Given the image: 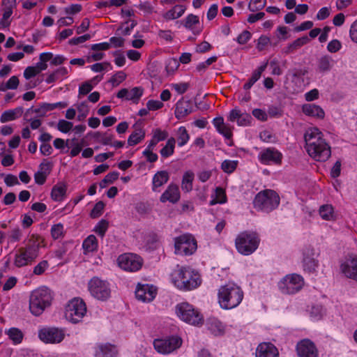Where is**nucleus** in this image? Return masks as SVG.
Here are the masks:
<instances>
[{"mask_svg":"<svg viewBox=\"0 0 357 357\" xmlns=\"http://www.w3.org/2000/svg\"><path fill=\"white\" fill-rule=\"evenodd\" d=\"M279 204V195L272 190H265L259 192L253 201L255 208L266 213H269L275 209Z\"/></svg>","mask_w":357,"mask_h":357,"instance_id":"39448f33","label":"nucleus"},{"mask_svg":"<svg viewBox=\"0 0 357 357\" xmlns=\"http://www.w3.org/2000/svg\"><path fill=\"white\" fill-rule=\"evenodd\" d=\"M314 252L311 248H306L303 252L304 270L310 273L315 271L318 266V261L314 257Z\"/></svg>","mask_w":357,"mask_h":357,"instance_id":"393cba45","label":"nucleus"},{"mask_svg":"<svg viewBox=\"0 0 357 357\" xmlns=\"http://www.w3.org/2000/svg\"><path fill=\"white\" fill-rule=\"evenodd\" d=\"M349 35L351 40L357 43V20L352 23L349 30Z\"/></svg>","mask_w":357,"mask_h":357,"instance_id":"774afa93","label":"nucleus"},{"mask_svg":"<svg viewBox=\"0 0 357 357\" xmlns=\"http://www.w3.org/2000/svg\"><path fill=\"white\" fill-rule=\"evenodd\" d=\"M88 290L96 299L106 301L111 297L110 284L98 277H93L88 282Z\"/></svg>","mask_w":357,"mask_h":357,"instance_id":"6e6552de","label":"nucleus"},{"mask_svg":"<svg viewBox=\"0 0 357 357\" xmlns=\"http://www.w3.org/2000/svg\"><path fill=\"white\" fill-rule=\"evenodd\" d=\"M252 121V118L250 114L248 113H241L239 119L237 122L238 126H246L251 123Z\"/></svg>","mask_w":357,"mask_h":357,"instance_id":"4d7b16f0","label":"nucleus"},{"mask_svg":"<svg viewBox=\"0 0 357 357\" xmlns=\"http://www.w3.org/2000/svg\"><path fill=\"white\" fill-rule=\"evenodd\" d=\"M66 185H55L53 187L52 192H51V197L56 202L61 201L66 195Z\"/></svg>","mask_w":357,"mask_h":357,"instance_id":"e433bc0d","label":"nucleus"},{"mask_svg":"<svg viewBox=\"0 0 357 357\" xmlns=\"http://www.w3.org/2000/svg\"><path fill=\"white\" fill-rule=\"evenodd\" d=\"M156 295V289L153 285L138 284L135 290V296L137 300L143 302L152 301Z\"/></svg>","mask_w":357,"mask_h":357,"instance_id":"a211bd4d","label":"nucleus"},{"mask_svg":"<svg viewBox=\"0 0 357 357\" xmlns=\"http://www.w3.org/2000/svg\"><path fill=\"white\" fill-rule=\"evenodd\" d=\"M317 128L308 129L305 135V149L309 155L319 162L326 161L331 155V147Z\"/></svg>","mask_w":357,"mask_h":357,"instance_id":"f257e3e1","label":"nucleus"},{"mask_svg":"<svg viewBox=\"0 0 357 357\" xmlns=\"http://www.w3.org/2000/svg\"><path fill=\"white\" fill-rule=\"evenodd\" d=\"M193 112L192 103L190 100H185L183 98L179 100L176 104L175 116L181 120Z\"/></svg>","mask_w":357,"mask_h":357,"instance_id":"412c9836","label":"nucleus"},{"mask_svg":"<svg viewBox=\"0 0 357 357\" xmlns=\"http://www.w3.org/2000/svg\"><path fill=\"white\" fill-rule=\"evenodd\" d=\"M251 38V33L250 31L245 30L238 37L237 42L241 45L245 44Z\"/></svg>","mask_w":357,"mask_h":357,"instance_id":"69168bd1","label":"nucleus"},{"mask_svg":"<svg viewBox=\"0 0 357 357\" xmlns=\"http://www.w3.org/2000/svg\"><path fill=\"white\" fill-rule=\"evenodd\" d=\"M242 289L233 283L220 287L218 293V303L224 310L233 309L242 302L243 298Z\"/></svg>","mask_w":357,"mask_h":357,"instance_id":"7ed1b4c3","label":"nucleus"},{"mask_svg":"<svg viewBox=\"0 0 357 357\" xmlns=\"http://www.w3.org/2000/svg\"><path fill=\"white\" fill-rule=\"evenodd\" d=\"M163 103L159 100H150L146 103L149 110L154 111L159 109L163 107Z\"/></svg>","mask_w":357,"mask_h":357,"instance_id":"0e129e2a","label":"nucleus"},{"mask_svg":"<svg viewBox=\"0 0 357 357\" xmlns=\"http://www.w3.org/2000/svg\"><path fill=\"white\" fill-rule=\"evenodd\" d=\"M169 176L166 171H159L153 177L152 190L154 192H159L158 188L167 183Z\"/></svg>","mask_w":357,"mask_h":357,"instance_id":"bb28decb","label":"nucleus"},{"mask_svg":"<svg viewBox=\"0 0 357 357\" xmlns=\"http://www.w3.org/2000/svg\"><path fill=\"white\" fill-rule=\"evenodd\" d=\"M175 253L191 255L197 248V241L190 234L181 235L174 239Z\"/></svg>","mask_w":357,"mask_h":357,"instance_id":"1a4fd4ad","label":"nucleus"},{"mask_svg":"<svg viewBox=\"0 0 357 357\" xmlns=\"http://www.w3.org/2000/svg\"><path fill=\"white\" fill-rule=\"evenodd\" d=\"M180 199V191L176 184L171 183L165 192L161 195L160 201L162 203L169 202L172 204L177 203Z\"/></svg>","mask_w":357,"mask_h":357,"instance_id":"aec40b11","label":"nucleus"},{"mask_svg":"<svg viewBox=\"0 0 357 357\" xmlns=\"http://www.w3.org/2000/svg\"><path fill=\"white\" fill-rule=\"evenodd\" d=\"M68 311H70V321L77 324L86 312V304L82 299L75 298L68 302Z\"/></svg>","mask_w":357,"mask_h":357,"instance_id":"4468645a","label":"nucleus"},{"mask_svg":"<svg viewBox=\"0 0 357 357\" xmlns=\"http://www.w3.org/2000/svg\"><path fill=\"white\" fill-rule=\"evenodd\" d=\"M77 110L78 112L77 120L79 121H84L89 112L88 105L84 102L77 105Z\"/></svg>","mask_w":357,"mask_h":357,"instance_id":"49530a36","label":"nucleus"},{"mask_svg":"<svg viewBox=\"0 0 357 357\" xmlns=\"http://www.w3.org/2000/svg\"><path fill=\"white\" fill-rule=\"evenodd\" d=\"M20 81L17 76H12L6 83V88L8 89H16L18 87Z\"/></svg>","mask_w":357,"mask_h":357,"instance_id":"338daca9","label":"nucleus"},{"mask_svg":"<svg viewBox=\"0 0 357 357\" xmlns=\"http://www.w3.org/2000/svg\"><path fill=\"white\" fill-rule=\"evenodd\" d=\"M109 222L105 219H102L95 227L93 231L100 237L103 238L106 231L108 229Z\"/></svg>","mask_w":357,"mask_h":357,"instance_id":"c03bdc74","label":"nucleus"},{"mask_svg":"<svg viewBox=\"0 0 357 357\" xmlns=\"http://www.w3.org/2000/svg\"><path fill=\"white\" fill-rule=\"evenodd\" d=\"M63 225L61 223L54 225L51 228V235L54 239H59L64 236Z\"/></svg>","mask_w":357,"mask_h":357,"instance_id":"de8ad7c7","label":"nucleus"},{"mask_svg":"<svg viewBox=\"0 0 357 357\" xmlns=\"http://www.w3.org/2000/svg\"><path fill=\"white\" fill-rule=\"evenodd\" d=\"M172 280L175 287L183 291H190L197 288L202 283L199 274L189 267L181 266L172 274Z\"/></svg>","mask_w":357,"mask_h":357,"instance_id":"f03ea898","label":"nucleus"},{"mask_svg":"<svg viewBox=\"0 0 357 357\" xmlns=\"http://www.w3.org/2000/svg\"><path fill=\"white\" fill-rule=\"evenodd\" d=\"M189 139L190 136L188 133L186 128L183 126L180 127L178 130V145L179 146H184L185 144H187Z\"/></svg>","mask_w":357,"mask_h":357,"instance_id":"37998d69","label":"nucleus"},{"mask_svg":"<svg viewBox=\"0 0 357 357\" xmlns=\"http://www.w3.org/2000/svg\"><path fill=\"white\" fill-rule=\"evenodd\" d=\"M282 154L275 148H267L259 154V160L264 165H280Z\"/></svg>","mask_w":357,"mask_h":357,"instance_id":"2eb2a0df","label":"nucleus"},{"mask_svg":"<svg viewBox=\"0 0 357 357\" xmlns=\"http://www.w3.org/2000/svg\"><path fill=\"white\" fill-rule=\"evenodd\" d=\"M117 350L109 343L99 344L96 347L95 357H116Z\"/></svg>","mask_w":357,"mask_h":357,"instance_id":"b1692460","label":"nucleus"},{"mask_svg":"<svg viewBox=\"0 0 357 357\" xmlns=\"http://www.w3.org/2000/svg\"><path fill=\"white\" fill-rule=\"evenodd\" d=\"M144 89L142 87H134L130 91L124 88L121 89L116 94V97L119 98H125L128 100H132L135 103H137L139 98L142 96Z\"/></svg>","mask_w":357,"mask_h":357,"instance_id":"5701e85b","label":"nucleus"},{"mask_svg":"<svg viewBox=\"0 0 357 357\" xmlns=\"http://www.w3.org/2000/svg\"><path fill=\"white\" fill-rule=\"evenodd\" d=\"M259 241L260 239L256 233L243 231L237 236L235 245L239 253L249 255L257 249Z\"/></svg>","mask_w":357,"mask_h":357,"instance_id":"423d86ee","label":"nucleus"},{"mask_svg":"<svg viewBox=\"0 0 357 357\" xmlns=\"http://www.w3.org/2000/svg\"><path fill=\"white\" fill-rule=\"evenodd\" d=\"M252 114L257 119L261 121H266L268 119L267 113L261 109H254Z\"/></svg>","mask_w":357,"mask_h":357,"instance_id":"052dcab7","label":"nucleus"},{"mask_svg":"<svg viewBox=\"0 0 357 357\" xmlns=\"http://www.w3.org/2000/svg\"><path fill=\"white\" fill-rule=\"evenodd\" d=\"M304 284L303 278L298 274L287 275L278 282V288L282 294H294L299 291Z\"/></svg>","mask_w":357,"mask_h":357,"instance_id":"9d476101","label":"nucleus"},{"mask_svg":"<svg viewBox=\"0 0 357 357\" xmlns=\"http://www.w3.org/2000/svg\"><path fill=\"white\" fill-rule=\"evenodd\" d=\"M68 133L72 130L75 132V134L77 135L78 137H79L81 134H82L84 132L86 128V125L84 124H80L74 127L73 123L70 121H68Z\"/></svg>","mask_w":357,"mask_h":357,"instance_id":"6e6d98bb","label":"nucleus"},{"mask_svg":"<svg viewBox=\"0 0 357 357\" xmlns=\"http://www.w3.org/2000/svg\"><path fill=\"white\" fill-rule=\"evenodd\" d=\"M65 336L64 330L56 327H43L38 331L39 339L45 344L60 343Z\"/></svg>","mask_w":357,"mask_h":357,"instance_id":"f8f14e48","label":"nucleus"},{"mask_svg":"<svg viewBox=\"0 0 357 357\" xmlns=\"http://www.w3.org/2000/svg\"><path fill=\"white\" fill-rule=\"evenodd\" d=\"M126 78V74L123 71H119L111 77L109 82H111L113 86H117L124 81Z\"/></svg>","mask_w":357,"mask_h":357,"instance_id":"864d4df0","label":"nucleus"},{"mask_svg":"<svg viewBox=\"0 0 357 357\" xmlns=\"http://www.w3.org/2000/svg\"><path fill=\"white\" fill-rule=\"evenodd\" d=\"M266 3V0H264V2H262V0H251L248 6V9L251 12L260 10L265 7Z\"/></svg>","mask_w":357,"mask_h":357,"instance_id":"603ef678","label":"nucleus"},{"mask_svg":"<svg viewBox=\"0 0 357 357\" xmlns=\"http://www.w3.org/2000/svg\"><path fill=\"white\" fill-rule=\"evenodd\" d=\"M176 312L181 319L190 324L199 326L204 323L203 316L188 303L178 304L176 307Z\"/></svg>","mask_w":357,"mask_h":357,"instance_id":"0eeeda50","label":"nucleus"},{"mask_svg":"<svg viewBox=\"0 0 357 357\" xmlns=\"http://www.w3.org/2000/svg\"><path fill=\"white\" fill-rule=\"evenodd\" d=\"M167 137H168V133L165 130L162 131L159 128H157L153 130V137L158 142L166 139L167 138Z\"/></svg>","mask_w":357,"mask_h":357,"instance_id":"e2e57ef3","label":"nucleus"},{"mask_svg":"<svg viewBox=\"0 0 357 357\" xmlns=\"http://www.w3.org/2000/svg\"><path fill=\"white\" fill-rule=\"evenodd\" d=\"M119 174L117 172H112L107 174L105 178L100 182L99 185L101 188H104L109 183H112L119 178Z\"/></svg>","mask_w":357,"mask_h":357,"instance_id":"a18cd8bd","label":"nucleus"},{"mask_svg":"<svg viewBox=\"0 0 357 357\" xmlns=\"http://www.w3.org/2000/svg\"><path fill=\"white\" fill-rule=\"evenodd\" d=\"M93 137L103 145H112V141L114 139V135L108 134L107 132L101 133L96 132L93 134Z\"/></svg>","mask_w":357,"mask_h":357,"instance_id":"4c0bfd02","label":"nucleus"},{"mask_svg":"<svg viewBox=\"0 0 357 357\" xmlns=\"http://www.w3.org/2000/svg\"><path fill=\"white\" fill-rule=\"evenodd\" d=\"M185 7L183 5H176L173 8L163 14L166 20H171L179 18L185 13Z\"/></svg>","mask_w":357,"mask_h":357,"instance_id":"c756f323","label":"nucleus"},{"mask_svg":"<svg viewBox=\"0 0 357 357\" xmlns=\"http://www.w3.org/2000/svg\"><path fill=\"white\" fill-rule=\"evenodd\" d=\"M91 36L89 33L84 34L79 37H75L68 40V45H77L89 40Z\"/></svg>","mask_w":357,"mask_h":357,"instance_id":"5fc2aeb1","label":"nucleus"},{"mask_svg":"<svg viewBox=\"0 0 357 357\" xmlns=\"http://www.w3.org/2000/svg\"><path fill=\"white\" fill-rule=\"evenodd\" d=\"M9 338L13 340L15 344H20L23 339L22 332L17 328H10L6 332Z\"/></svg>","mask_w":357,"mask_h":357,"instance_id":"58836bf2","label":"nucleus"},{"mask_svg":"<svg viewBox=\"0 0 357 357\" xmlns=\"http://www.w3.org/2000/svg\"><path fill=\"white\" fill-rule=\"evenodd\" d=\"M309 38L307 36H303L295 40L293 43L289 44L284 50V52L287 54L294 52L305 44L307 43Z\"/></svg>","mask_w":357,"mask_h":357,"instance_id":"473e14b6","label":"nucleus"},{"mask_svg":"<svg viewBox=\"0 0 357 357\" xmlns=\"http://www.w3.org/2000/svg\"><path fill=\"white\" fill-rule=\"evenodd\" d=\"M341 47V43L338 40L334 39L328 43L327 50L331 53H335L340 50Z\"/></svg>","mask_w":357,"mask_h":357,"instance_id":"13d9d810","label":"nucleus"},{"mask_svg":"<svg viewBox=\"0 0 357 357\" xmlns=\"http://www.w3.org/2000/svg\"><path fill=\"white\" fill-rule=\"evenodd\" d=\"M23 112L24 109L22 107H17L13 109L6 110L1 114L0 116V121L1 123H6L13 121L21 116Z\"/></svg>","mask_w":357,"mask_h":357,"instance_id":"cd10ccee","label":"nucleus"},{"mask_svg":"<svg viewBox=\"0 0 357 357\" xmlns=\"http://www.w3.org/2000/svg\"><path fill=\"white\" fill-rule=\"evenodd\" d=\"M40 244L39 237L32 235L29 239L26 247L21 248L20 250L22 251L23 255H26L30 260L34 261L38 256Z\"/></svg>","mask_w":357,"mask_h":357,"instance_id":"6ab92c4d","label":"nucleus"},{"mask_svg":"<svg viewBox=\"0 0 357 357\" xmlns=\"http://www.w3.org/2000/svg\"><path fill=\"white\" fill-rule=\"evenodd\" d=\"M206 326L211 333L215 336L222 335L225 332L222 324L216 319H209L207 321Z\"/></svg>","mask_w":357,"mask_h":357,"instance_id":"c85d7f7f","label":"nucleus"},{"mask_svg":"<svg viewBox=\"0 0 357 357\" xmlns=\"http://www.w3.org/2000/svg\"><path fill=\"white\" fill-rule=\"evenodd\" d=\"M340 268L347 278L357 282V255H349L342 263Z\"/></svg>","mask_w":357,"mask_h":357,"instance_id":"f3484780","label":"nucleus"},{"mask_svg":"<svg viewBox=\"0 0 357 357\" xmlns=\"http://www.w3.org/2000/svg\"><path fill=\"white\" fill-rule=\"evenodd\" d=\"M52 297L50 291L47 287H41L32 291L29 299V310L31 312L38 316L51 304Z\"/></svg>","mask_w":357,"mask_h":357,"instance_id":"20e7f679","label":"nucleus"},{"mask_svg":"<svg viewBox=\"0 0 357 357\" xmlns=\"http://www.w3.org/2000/svg\"><path fill=\"white\" fill-rule=\"evenodd\" d=\"M118 264L122 269L134 272L139 270L142 266V259L137 255L125 253L117 259Z\"/></svg>","mask_w":357,"mask_h":357,"instance_id":"ddd939ff","label":"nucleus"},{"mask_svg":"<svg viewBox=\"0 0 357 357\" xmlns=\"http://www.w3.org/2000/svg\"><path fill=\"white\" fill-rule=\"evenodd\" d=\"M237 167V162L234 160H225L222 162V169L227 174L232 173Z\"/></svg>","mask_w":357,"mask_h":357,"instance_id":"8fccbe9b","label":"nucleus"},{"mask_svg":"<svg viewBox=\"0 0 357 357\" xmlns=\"http://www.w3.org/2000/svg\"><path fill=\"white\" fill-rule=\"evenodd\" d=\"M268 114L271 117H273V118L281 117L283 114V111L279 107L271 105V106L268 107Z\"/></svg>","mask_w":357,"mask_h":357,"instance_id":"bf43d9fd","label":"nucleus"},{"mask_svg":"<svg viewBox=\"0 0 357 357\" xmlns=\"http://www.w3.org/2000/svg\"><path fill=\"white\" fill-rule=\"evenodd\" d=\"M176 140L174 137L168 139L165 146L160 150V153L162 158H168L174 152Z\"/></svg>","mask_w":357,"mask_h":357,"instance_id":"f704fd0d","label":"nucleus"},{"mask_svg":"<svg viewBox=\"0 0 357 357\" xmlns=\"http://www.w3.org/2000/svg\"><path fill=\"white\" fill-rule=\"evenodd\" d=\"M298 357H318V350L314 343L309 339L299 341L296 346Z\"/></svg>","mask_w":357,"mask_h":357,"instance_id":"dca6fc26","label":"nucleus"},{"mask_svg":"<svg viewBox=\"0 0 357 357\" xmlns=\"http://www.w3.org/2000/svg\"><path fill=\"white\" fill-rule=\"evenodd\" d=\"M319 214L321 217L326 220H333L334 217L333 208L331 205H323L319 208Z\"/></svg>","mask_w":357,"mask_h":357,"instance_id":"ea45409f","label":"nucleus"},{"mask_svg":"<svg viewBox=\"0 0 357 357\" xmlns=\"http://www.w3.org/2000/svg\"><path fill=\"white\" fill-rule=\"evenodd\" d=\"M256 357H279V352L272 343L262 342L257 348Z\"/></svg>","mask_w":357,"mask_h":357,"instance_id":"4be33fe9","label":"nucleus"},{"mask_svg":"<svg viewBox=\"0 0 357 357\" xmlns=\"http://www.w3.org/2000/svg\"><path fill=\"white\" fill-rule=\"evenodd\" d=\"M303 112L309 116L323 119L325 116L324 109L319 105L313 103L304 104L302 107Z\"/></svg>","mask_w":357,"mask_h":357,"instance_id":"a878e982","label":"nucleus"},{"mask_svg":"<svg viewBox=\"0 0 357 357\" xmlns=\"http://www.w3.org/2000/svg\"><path fill=\"white\" fill-rule=\"evenodd\" d=\"M183 22V25L186 29L192 30L193 26L199 24V20L198 16L190 14L185 18Z\"/></svg>","mask_w":357,"mask_h":357,"instance_id":"09e8293b","label":"nucleus"},{"mask_svg":"<svg viewBox=\"0 0 357 357\" xmlns=\"http://www.w3.org/2000/svg\"><path fill=\"white\" fill-rule=\"evenodd\" d=\"M145 137V132L142 128L136 129L129 136L128 139V144L129 146H135L139 144Z\"/></svg>","mask_w":357,"mask_h":357,"instance_id":"72a5a7b5","label":"nucleus"},{"mask_svg":"<svg viewBox=\"0 0 357 357\" xmlns=\"http://www.w3.org/2000/svg\"><path fill=\"white\" fill-rule=\"evenodd\" d=\"M19 253L15 255V258L14 261V264L17 267H22L32 262V260H30L26 255H23V252L22 250L19 249Z\"/></svg>","mask_w":357,"mask_h":357,"instance_id":"79ce46f5","label":"nucleus"},{"mask_svg":"<svg viewBox=\"0 0 357 357\" xmlns=\"http://www.w3.org/2000/svg\"><path fill=\"white\" fill-rule=\"evenodd\" d=\"M227 201L225 190L221 187H217L215 188V199L211 202V205L215 204H225Z\"/></svg>","mask_w":357,"mask_h":357,"instance_id":"a19ab883","label":"nucleus"},{"mask_svg":"<svg viewBox=\"0 0 357 357\" xmlns=\"http://www.w3.org/2000/svg\"><path fill=\"white\" fill-rule=\"evenodd\" d=\"M194 178L195 174L192 171H187L184 173L181 181V188L183 191L188 192L192 190Z\"/></svg>","mask_w":357,"mask_h":357,"instance_id":"2f4dec72","label":"nucleus"},{"mask_svg":"<svg viewBox=\"0 0 357 357\" xmlns=\"http://www.w3.org/2000/svg\"><path fill=\"white\" fill-rule=\"evenodd\" d=\"M82 248L85 252H93L97 250L98 241L94 235L89 236L82 243Z\"/></svg>","mask_w":357,"mask_h":357,"instance_id":"c9c22d12","label":"nucleus"},{"mask_svg":"<svg viewBox=\"0 0 357 357\" xmlns=\"http://www.w3.org/2000/svg\"><path fill=\"white\" fill-rule=\"evenodd\" d=\"M334 65V61L331 56L325 55L318 60V69L321 73L328 72Z\"/></svg>","mask_w":357,"mask_h":357,"instance_id":"7c9ffc66","label":"nucleus"},{"mask_svg":"<svg viewBox=\"0 0 357 357\" xmlns=\"http://www.w3.org/2000/svg\"><path fill=\"white\" fill-rule=\"evenodd\" d=\"M105 206V205L103 202H102V201L98 202L95 204L94 207L93 208V209L91 211V213H90L91 218H97L100 217L103 212Z\"/></svg>","mask_w":357,"mask_h":357,"instance_id":"3c124183","label":"nucleus"},{"mask_svg":"<svg viewBox=\"0 0 357 357\" xmlns=\"http://www.w3.org/2000/svg\"><path fill=\"white\" fill-rule=\"evenodd\" d=\"M182 340L178 336H169L165 338L155 339L153 341L154 349L160 354H170L181 346Z\"/></svg>","mask_w":357,"mask_h":357,"instance_id":"9b49d317","label":"nucleus"},{"mask_svg":"<svg viewBox=\"0 0 357 357\" xmlns=\"http://www.w3.org/2000/svg\"><path fill=\"white\" fill-rule=\"evenodd\" d=\"M48 267V262L46 260H43L33 268V273L36 275L43 274L46 268Z\"/></svg>","mask_w":357,"mask_h":357,"instance_id":"680f3d73","label":"nucleus"}]
</instances>
